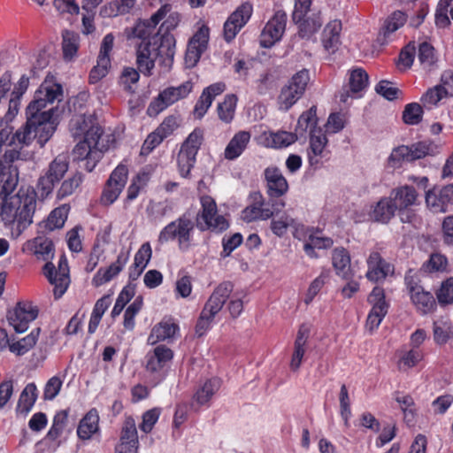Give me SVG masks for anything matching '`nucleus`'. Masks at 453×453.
<instances>
[{
    "instance_id": "nucleus-63",
    "label": "nucleus",
    "mask_w": 453,
    "mask_h": 453,
    "mask_svg": "<svg viewBox=\"0 0 453 453\" xmlns=\"http://www.w3.org/2000/svg\"><path fill=\"white\" fill-rule=\"evenodd\" d=\"M139 70L134 67H125L119 78V82L124 86L125 90L133 92L132 85L138 82L140 79Z\"/></svg>"
},
{
    "instance_id": "nucleus-36",
    "label": "nucleus",
    "mask_w": 453,
    "mask_h": 453,
    "mask_svg": "<svg viewBox=\"0 0 453 453\" xmlns=\"http://www.w3.org/2000/svg\"><path fill=\"white\" fill-rule=\"evenodd\" d=\"M410 296L412 303L423 314L432 312L436 306L433 295L419 285L410 287Z\"/></svg>"
},
{
    "instance_id": "nucleus-21",
    "label": "nucleus",
    "mask_w": 453,
    "mask_h": 453,
    "mask_svg": "<svg viewBox=\"0 0 453 453\" xmlns=\"http://www.w3.org/2000/svg\"><path fill=\"white\" fill-rule=\"evenodd\" d=\"M114 39V35L111 33L107 34L103 38L96 60V65H95L89 73V83H96L108 74L111 67L110 54L113 49Z\"/></svg>"
},
{
    "instance_id": "nucleus-45",
    "label": "nucleus",
    "mask_w": 453,
    "mask_h": 453,
    "mask_svg": "<svg viewBox=\"0 0 453 453\" xmlns=\"http://www.w3.org/2000/svg\"><path fill=\"white\" fill-rule=\"evenodd\" d=\"M407 21V14L401 11L392 12L385 19L380 35L384 37V40L388 38L392 34L404 26Z\"/></svg>"
},
{
    "instance_id": "nucleus-17",
    "label": "nucleus",
    "mask_w": 453,
    "mask_h": 453,
    "mask_svg": "<svg viewBox=\"0 0 453 453\" xmlns=\"http://www.w3.org/2000/svg\"><path fill=\"white\" fill-rule=\"evenodd\" d=\"M198 153V129L195 128L182 143L177 157L180 174L188 178L194 168Z\"/></svg>"
},
{
    "instance_id": "nucleus-22",
    "label": "nucleus",
    "mask_w": 453,
    "mask_h": 453,
    "mask_svg": "<svg viewBox=\"0 0 453 453\" xmlns=\"http://www.w3.org/2000/svg\"><path fill=\"white\" fill-rule=\"evenodd\" d=\"M365 277L372 282H381L395 273L394 265L382 257L380 252L371 251L366 257Z\"/></svg>"
},
{
    "instance_id": "nucleus-49",
    "label": "nucleus",
    "mask_w": 453,
    "mask_h": 453,
    "mask_svg": "<svg viewBox=\"0 0 453 453\" xmlns=\"http://www.w3.org/2000/svg\"><path fill=\"white\" fill-rule=\"evenodd\" d=\"M62 37L63 57L65 60H72L79 50L80 36L73 31L65 30Z\"/></svg>"
},
{
    "instance_id": "nucleus-26",
    "label": "nucleus",
    "mask_w": 453,
    "mask_h": 453,
    "mask_svg": "<svg viewBox=\"0 0 453 453\" xmlns=\"http://www.w3.org/2000/svg\"><path fill=\"white\" fill-rule=\"evenodd\" d=\"M390 197L400 212L401 220L403 222H411L413 215L406 210L413 205L417 200L418 194L415 188L410 186L401 187L393 190Z\"/></svg>"
},
{
    "instance_id": "nucleus-34",
    "label": "nucleus",
    "mask_w": 453,
    "mask_h": 453,
    "mask_svg": "<svg viewBox=\"0 0 453 453\" xmlns=\"http://www.w3.org/2000/svg\"><path fill=\"white\" fill-rule=\"evenodd\" d=\"M311 328L307 325L300 326L296 338L294 343V351L290 360L289 367L291 371L296 372L299 370L303 358L306 351V345L310 338Z\"/></svg>"
},
{
    "instance_id": "nucleus-42",
    "label": "nucleus",
    "mask_w": 453,
    "mask_h": 453,
    "mask_svg": "<svg viewBox=\"0 0 453 453\" xmlns=\"http://www.w3.org/2000/svg\"><path fill=\"white\" fill-rule=\"evenodd\" d=\"M250 134L249 132L242 131L237 133L229 142L225 150V157L229 160L238 157L245 150Z\"/></svg>"
},
{
    "instance_id": "nucleus-64",
    "label": "nucleus",
    "mask_w": 453,
    "mask_h": 453,
    "mask_svg": "<svg viewBox=\"0 0 453 453\" xmlns=\"http://www.w3.org/2000/svg\"><path fill=\"white\" fill-rule=\"evenodd\" d=\"M438 302L441 304L453 303V278L443 281L436 293Z\"/></svg>"
},
{
    "instance_id": "nucleus-30",
    "label": "nucleus",
    "mask_w": 453,
    "mask_h": 453,
    "mask_svg": "<svg viewBox=\"0 0 453 453\" xmlns=\"http://www.w3.org/2000/svg\"><path fill=\"white\" fill-rule=\"evenodd\" d=\"M342 22L334 19L328 22L321 34V43L324 50L329 54H334L342 44L341 41Z\"/></svg>"
},
{
    "instance_id": "nucleus-16",
    "label": "nucleus",
    "mask_w": 453,
    "mask_h": 453,
    "mask_svg": "<svg viewBox=\"0 0 453 453\" xmlns=\"http://www.w3.org/2000/svg\"><path fill=\"white\" fill-rule=\"evenodd\" d=\"M192 90V84L188 81L178 87H168L162 90L158 96L150 103L147 113L154 111L160 113L170 105L188 96Z\"/></svg>"
},
{
    "instance_id": "nucleus-24",
    "label": "nucleus",
    "mask_w": 453,
    "mask_h": 453,
    "mask_svg": "<svg viewBox=\"0 0 453 453\" xmlns=\"http://www.w3.org/2000/svg\"><path fill=\"white\" fill-rule=\"evenodd\" d=\"M253 12L250 3L242 4L227 19L224 25V36L227 42L233 40L249 21Z\"/></svg>"
},
{
    "instance_id": "nucleus-15",
    "label": "nucleus",
    "mask_w": 453,
    "mask_h": 453,
    "mask_svg": "<svg viewBox=\"0 0 453 453\" xmlns=\"http://www.w3.org/2000/svg\"><path fill=\"white\" fill-rule=\"evenodd\" d=\"M114 134H108L101 140H95L88 135L80 141L73 149V155L77 159H83L88 157H95V158H102L104 153L107 151L115 142Z\"/></svg>"
},
{
    "instance_id": "nucleus-59",
    "label": "nucleus",
    "mask_w": 453,
    "mask_h": 453,
    "mask_svg": "<svg viewBox=\"0 0 453 453\" xmlns=\"http://www.w3.org/2000/svg\"><path fill=\"white\" fill-rule=\"evenodd\" d=\"M225 89V85L222 83H215L208 87L203 91L201 96L200 111H206L215 96L221 94Z\"/></svg>"
},
{
    "instance_id": "nucleus-1",
    "label": "nucleus",
    "mask_w": 453,
    "mask_h": 453,
    "mask_svg": "<svg viewBox=\"0 0 453 453\" xmlns=\"http://www.w3.org/2000/svg\"><path fill=\"white\" fill-rule=\"evenodd\" d=\"M35 255L38 259L47 261L42 268L44 276L51 285H54V296L56 298L61 297L66 291L70 283L69 266L66 257L63 255L58 261V269L49 262L54 255V243L48 238H35Z\"/></svg>"
},
{
    "instance_id": "nucleus-3",
    "label": "nucleus",
    "mask_w": 453,
    "mask_h": 453,
    "mask_svg": "<svg viewBox=\"0 0 453 453\" xmlns=\"http://www.w3.org/2000/svg\"><path fill=\"white\" fill-rule=\"evenodd\" d=\"M36 197L37 194L34 188H21L10 203L3 205L2 219L5 224L17 222L19 228H27L32 223L36 207Z\"/></svg>"
},
{
    "instance_id": "nucleus-35",
    "label": "nucleus",
    "mask_w": 453,
    "mask_h": 453,
    "mask_svg": "<svg viewBox=\"0 0 453 453\" xmlns=\"http://www.w3.org/2000/svg\"><path fill=\"white\" fill-rule=\"evenodd\" d=\"M99 431V414L96 408L90 409L80 420L77 427V436L81 441H87Z\"/></svg>"
},
{
    "instance_id": "nucleus-28",
    "label": "nucleus",
    "mask_w": 453,
    "mask_h": 453,
    "mask_svg": "<svg viewBox=\"0 0 453 453\" xmlns=\"http://www.w3.org/2000/svg\"><path fill=\"white\" fill-rule=\"evenodd\" d=\"M427 207L435 213L446 212L449 205H453V184L447 185L439 190H429L426 195Z\"/></svg>"
},
{
    "instance_id": "nucleus-13",
    "label": "nucleus",
    "mask_w": 453,
    "mask_h": 453,
    "mask_svg": "<svg viewBox=\"0 0 453 453\" xmlns=\"http://www.w3.org/2000/svg\"><path fill=\"white\" fill-rule=\"evenodd\" d=\"M19 153L16 150L6 151L0 159V195L9 196L16 188L19 181V171L13 162Z\"/></svg>"
},
{
    "instance_id": "nucleus-44",
    "label": "nucleus",
    "mask_w": 453,
    "mask_h": 453,
    "mask_svg": "<svg viewBox=\"0 0 453 453\" xmlns=\"http://www.w3.org/2000/svg\"><path fill=\"white\" fill-rule=\"evenodd\" d=\"M69 211L70 206L68 204L55 208L50 213L46 221L41 225V227H44L49 232L62 228L67 219Z\"/></svg>"
},
{
    "instance_id": "nucleus-7",
    "label": "nucleus",
    "mask_w": 453,
    "mask_h": 453,
    "mask_svg": "<svg viewBox=\"0 0 453 453\" xmlns=\"http://www.w3.org/2000/svg\"><path fill=\"white\" fill-rule=\"evenodd\" d=\"M196 223H198V211L189 209L177 221H172L160 231L158 241L163 243L178 238L180 246L187 245Z\"/></svg>"
},
{
    "instance_id": "nucleus-8",
    "label": "nucleus",
    "mask_w": 453,
    "mask_h": 453,
    "mask_svg": "<svg viewBox=\"0 0 453 453\" xmlns=\"http://www.w3.org/2000/svg\"><path fill=\"white\" fill-rule=\"evenodd\" d=\"M68 169V157L64 155L57 156L43 170L37 180V191H35L37 196L43 200L52 195L56 185L63 180Z\"/></svg>"
},
{
    "instance_id": "nucleus-23",
    "label": "nucleus",
    "mask_w": 453,
    "mask_h": 453,
    "mask_svg": "<svg viewBox=\"0 0 453 453\" xmlns=\"http://www.w3.org/2000/svg\"><path fill=\"white\" fill-rule=\"evenodd\" d=\"M38 316V310L29 303L19 302L7 313V319L17 333H24L27 330L31 321Z\"/></svg>"
},
{
    "instance_id": "nucleus-50",
    "label": "nucleus",
    "mask_w": 453,
    "mask_h": 453,
    "mask_svg": "<svg viewBox=\"0 0 453 453\" xmlns=\"http://www.w3.org/2000/svg\"><path fill=\"white\" fill-rule=\"evenodd\" d=\"M418 60L420 66L429 71L435 65L437 58L434 52V48L427 42H423L418 45Z\"/></svg>"
},
{
    "instance_id": "nucleus-33",
    "label": "nucleus",
    "mask_w": 453,
    "mask_h": 453,
    "mask_svg": "<svg viewBox=\"0 0 453 453\" xmlns=\"http://www.w3.org/2000/svg\"><path fill=\"white\" fill-rule=\"evenodd\" d=\"M139 441L134 420L126 421L121 429L120 441L115 448V453H136Z\"/></svg>"
},
{
    "instance_id": "nucleus-48",
    "label": "nucleus",
    "mask_w": 453,
    "mask_h": 453,
    "mask_svg": "<svg viewBox=\"0 0 453 453\" xmlns=\"http://www.w3.org/2000/svg\"><path fill=\"white\" fill-rule=\"evenodd\" d=\"M41 329L36 327L33 329L29 334L23 337L19 341L9 343L8 346L10 351L16 354L17 356L25 355L36 344Z\"/></svg>"
},
{
    "instance_id": "nucleus-27",
    "label": "nucleus",
    "mask_w": 453,
    "mask_h": 453,
    "mask_svg": "<svg viewBox=\"0 0 453 453\" xmlns=\"http://www.w3.org/2000/svg\"><path fill=\"white\" fill-rule=\"evenodd\" d=\"M349 90L344 88L339 95V101L342 104H349L354 98L361 96V92L368 85V75L362 69H355L349 74Z\"/></svg>"
},
{
    "instance_id": "nucleus-46",
    "label": "nucleus",
    "mask_w": 453,
    "mask_h": 453,
    "mask_svg": "<svg viewBox=\"0 0 453 453\" xmlns=\"http://www.w3.org/2000/svg\"><path fill=\"white\" fill-rule=\"evenodd\" d=\"M68 420V411L66 410L58 411L52 420V425L46 434L45 439L50 441H58L57 446L61 445V441H58L62 435Z\"/></svg>"
},
{
    "instance_id": "nucleus-20",
    "label": "nucleus",
    "mask_w": 453,
    "mask_h": 453,
    "mask_svg": "<svg viewBox=\"0 0 453 453\" xmlns=\"http://www.w3.org/2000/svg\"><path fill=\"white\" fill-rule=\"evenodd\" d=\"M448 93L439 85L428 88L420 97V103H410L405 105L403 113H423L424 110L433 111L440 106Z\"/></svg>"
},
{
    "instance_id": "nucleus-47",
    "label": "nucleus",
    "mask_w": 453,
    "mask_h": 453,
    "mask_svg": "<svg viewBox=\"0 0 453 453\" xmlns=\"http://www.w3.org/2000/svg\"><path fill=\"white\" fill-rule=\"evenodd\" d=\"M111 303V296L108 295L102 296L96 302L88 322V334H94L96 331L97 326L102 319V317L104 316V312L108 310Z\"/></svg>"
},
{
    "instance_id": "nucleus-57",
    "label": "nucleus",
    "mask_w": 453,
    "mask_h": 453,
    "mask_svg": "<svg viewBox=\"0 0 453 453\" xmlns=\"http://www.w3.org/2000/svg\"><path fill=\"white\" fill-rule=\"evenodd\" d=\"M220 379L211 377L203 382L200 388V404L207 403L220 387Z\"/></svg>"
},
{
    "instance_id": "nucleus-25",
    "label": "nucleus",
    "mask_w": 453,
    "mask_h": 453,
    "mask_svg": "<svg viewBox=\"0 0 453 453\" xmlns=\"http://www.w3.org/2000/svg\"><path fill=\"white\" fill-rule=\"evenodd\" d=\"M368 301L372 308L366 320V327L372 332L378 328L388 312L384 290L380 287H375L370 294Z\"/></svg>"
},
{
    "instance_id": "nucleus-61",
    "label": "nucleus",
    "mask_w": 453,
    "mask_h": 453,
    "mask_svg": "<svg viewBox=\"0 0 453 453\" xmlns=\"http://www.w3.org/2000/svg\"><path fill=\"white\" fill-rule=\"evenodd\" d=\"M309 81V72L304 69L297 72L295 75H293L287 86L292 87V89L296 90L299 95L303 96Z\"/></svg>"
},
{
    "instance_id": "nucleus-60",
    "label": "nucleus",
    "mask_w": 453,
    "mask_h": 453,
    "mask_svg": "<svg viewBox=\"0 0 453 453\" xmlns=\"http://www.w3.org/2000/svg\"><path fill=\"white\" fill-rule=\"evenodd\" d=\"M161 414L159 408H152L142 414V421L139 425V428L145 434L152 431L155 424L157 422Z\"/></svg>"
},
{
    "instance_id": "nucleus-37",
    "label": "nucleus",
    "mask_w": 453,
    "mask_h": 453,
    "mask_svg": "<svg viewBox=\"0 0 453 453\" xmlns=\"http://www.w3.org/2000/svg\"><path fill=\"white\" fill-rule=\"evenodd\" d=\"M396 211L393 199L390 196L383 197L372 206L369 216L373 221L387 224L395 216Z\"/></svg>"
},
{
    "instance_id": "nucleus-19",
    "label": "nucleus",
    "mask_w": 453,
    "mask_h": 453,
    "mask_svg": "<svg viewBox=\"0 0 453 453\" xmlns=\"http://www.w3.org/2000/svg\"><path fill=\"white\" fill-rule=\"evenodd\" d=\"M288 17L284 12L279 11L267 21L264 27L259 43L263 48H271L280 42L285 33Z\"/></svg>"
},
{
    "instance_id": "nucleus-54",
    "label": "nucleus",
    "mask_w": 453,
    "mask_h": 453,
    "mask_svg": "<svg viewBox=\"0 0 453 453\" xmlns=\"http://www.w3.org/2000/svg\"><path fill=\"white\" fill-rule=\"evenodd\" d=\"M146 173H138L132 179V181L127 190V196L124 200L125 208H127L132 201L137 198L141 189L146 184Z\"/></svg>"
},
{
    "instance_id": "nucleus-2",
    "label": "nucleus",
    "mask_w": 453,
    "mask_h": 453,
    "mask_svg": "<svg viewBox=\"0 0 453 453\" xmlns=\"http://www.w3.org/2000/svg\"><path fill=\"white\" fill-rule=\"evenodd\" d=\"M234 284L231 281H222L213 289L211 295L204 303L200 314V330L206 331L216 316L229 300L227 311L233 319L238 318L243 310V303L241 298L232 296Z\"/></svg>"
},
{
    "instance_id": "nucleus-62",
    "label": "nucleus",
    "mask_w": 453,
    "mask_h": 453,
    "mask_svg": "<svg viewBox=\"0 0 453 453\" xmlns=\"http://www.w3.org/2000/svg\"><path fill=\"white\" fill-rule=\"evenodd\" d=\"M391 167H399L403 162H410L409 146L401 145L395 148L388 159Z\"/></svg>"
},
{
    "instance_id": "nucleus-14",
    "label": "nucleus",
    "mask_w": 453,
    "mask_h": 453,
    "mask_svg": "<svg viewBox=\"0 0 453 453\" xmlns=\"http://www.w3.org/2000/svg\"><path fill=\"white\" fill-rule=\"evenodd\" d=\"M69 130L75 138H88L101 140L105 137L104 128L99 125L96 115H73L69 122Z\"/></svg>"
},
{
    "instance_id": "nucleus-18",
    "label": "nucleus",
    "mask_w": 453,
    "mask_h": 453,
    "mask_svg": "<svg viewBox=\"0 0 453 453\" xmlns=\"http://www.w3.org/2000/svg\"><path fill=\"white\" fill-rule=\"evenodd\" d=\"M298 125L310 129V153L313 156H321L326 144V133L319 125L318 115H301Z\"/></svg>"
},
{
    "instance_id": "nucleus-9",
    "label": "nucleus",
    "mask_w": 453,
    "mask_h": 453,
    "mask_svg": "<svg viewBox=\"0 0 453 453\" xmlns=\"http://www.w3.org/2000/svg\"><path fill=\"white\" fill-rule=\"evenodd\" d=\"M135 48L136 65L139 72L144 76L150 77L153 74L155 62L160 59V65L164 67V72H169L166 69L163 60L165 57L166 47L162 46V42L150 43L148 42H134Z\"/></svg>"
},
{
    "instance_id": "nucleus-56",
    "label": "nucleus",
    "mask_w": 453,
    "mask_h": 453,
    "mask_svg": "<svg viewBox=\"0 0 453 453\" xmlns=\"http://www.w3.org/2000/svg\"><path fill=\"white\" fill-rule=\"evenodd\" d=\"M184 63L187 68H193L198 63V31L188 41Z\"/></svg>"
},
{
    "instance_id": "nucleus-53",
    "label": "nucleus",
    "mask_w": 453,
    "mask_h": 453,
    "mask_svg": "<svg viewBox=\"0 0 453 453\" xmlns=\"http://www.w3.org/2000/svg\"><path fill=\"white\" fill-rule=\"evenodd\" d=\"M299 24V34L303 38H309L315 34L322 26L323 19L320 13L312 14L307 19H303L301 22H296Z\"/></svg>"
},
{
    "instance_id": "nucleus-55",
    "label": "nucleus",
    "mask_w": 453,
    "mask_h": 453,
    "mask_svg": "<svg viewBox=\"0 0 453 453\" xmlns=\"http://www.w3.org/2000/svg\"><path fill=\"white\" fill-rule=\"evenodd\" d=\"M291 88L285 85L281 88L278 97V104L280 111H288L302 97L296 90Z\"/></svg>"
},
{
    "instance_id": "nucleus-12",
    "label": "nucleus",
    "mask_w": 453,
    "mask_h": 453,
    "mask_svg": "<svg viewBox=\"0 0 453 453\" xmlns=\"http://www.w3.org/2000/svg\"><path fill=\"white\" fill-rule=\"evenodd\" d=\"M128 179V168L123 164H119L111 172L106 180L101 196L100 203L103 206L111 205L123 191Z\"/></svg>"
},
{
    "instance_id": "nucleus-40",
    "label": "nucleus",
    "mask_w": 453,
    "mask_h": 453,
    "mask_svg": "<svg viewBox=\"0 0 453 453\" xmlns=\"http://www.w3.org/2000/svg\"><path fill=\"white\" fill-rule=\"evenodd\" d=\"M38 396V390L34 382L26 385L20 393L17 406L16 412L27 416L34 407Z\"/></svg>"
},
{
    "instance_id": "nucleus-32",
    "label": "nucleus",
    "mask_w": 453,
    "mask_h": 453,
    "mask_svg": "<svg viewBox=\"0 0 453 453\" xmlns=\"http://www.w3.org/2000/svg\"><path fill=\"white\" fill-rule=\"evenodd\" d=\"M252 203L246 207L242 213V218L247 222L254 220H266L273 215L269 208H264L265 200L259 192L251 195Z\"/></svg>"
},
{
    "instance_id": "nucleus-52",
    "label": "nucleus",
    "mask_w": 453,
    "mask_h": 453,
    "mask_svg": "<svg viewBox=\"0 0 453 453\" xmlns=\"http://www.w3.org/2000/svg\"><path fill=\"white\" fill-rule=\"evenodd\" d=\"M297 140L296 134L289 132L272 133L266 138V146L273 149H281L288 147Z\"/></svg>"
},
{
    "instance_id": "nucleus-58",
    "label": "nucleus",
    "mask_w": 453,
    "mask_h": 453,
    "mask_svg": "<svg viewBox=\"0 0 453 453\" xmlns=\"http://www.w3.org/2000/svg\"><path fill=\"white\" fill-rule=\"evenodd\" d=\"M134 296V289L133 288H130L129 286L124 287L116 299L115 304L111 312V316L113 319L119 316Z\"/></svg>"
},
{
    "instance_id": "nucleus-39",
    "label": "nucleus",
    "mask_w": 453,
    "mask_h": 453,
    "mask_svg": "<svg viewBox=\"0 0 453 453\" xmlns=\"http://www.w3.org/2000/svg\"><path fill=\"white\" fill-rule=\"evenodd\" d=\"M179 331V326L172 321H161L155 325L148 337V342L155 345L159 342L173 338Z\"/></svg>"
},
{
    "instance_id": "nucleus-5",
    "label": "nucleus",
    "mask_w": 453,
    "mask_h": 453,
    "mask_svg": "<svg viewBox=\"0 0 453 453\" xmlns=\"http://www.w3.org/2000/svg\"><path fill=\"white\" fill-rule=\"evenodd\" d=\"M59 115H30L26 124L15 133L17 142L29 145L36 140L40 147L50 140L58 124Z\"/></svg>"
},
{
    "instance_id": "nucleus-51",
    "label": "nucleus",
    "mask_w": 453,
    "mask_h": 453,
    "mask_svg": "<svg viewBox=\"0 0 453 453\" xmlns=\"http://www.w3.org/2000/svg\"><path fill=\"white\" fill-rule=\"evenodd\" d=\"M433 335L436 344H446L452 336L450 322L442 318L435 320L433 324Z\"/></svg>"
},
{
    "instance_id": "nucleus-11",
    "label": "nucleus",
    "mask_w": 453,
    "mask_h": 453,
    "mask_svg": "<svg viewBox=\"0 0 453 453\" xmlns=\"http://www.w3.org/2000/svg\"><path fill=\"white\" fill-rule=\"evenodd\" d=\"M167 12H169V6L161 5L149 19L136 22L130 32H127V38L134 40V42H159L158 33L153 34V32L157 25L165 18Z\"/></svg>"
},
{
    "instance_id": "nucleus-38",
    "label": "nucleus",
    "mask_w": 453,
    "mask_h": 453,
    "mask_svg": "<svg viewBox=\"0 0 453 453\" xmlns=\"http://www.w3.org/2000/svg\"><path fill=\"white\" fill-rule=\"evenodd\" d=\"M265 176L267 182L268 194L271 197L281 196L288 191V182L277 168H267L265 171Z\"/></svg>"
},
{
    "instance_id": "nucleus-43",
    "label": "nucleus",
    "mask_w": 453,
    "mask_h": 453,
    "mask_svg": "<svg viewBox=\"0 0 453 453\" xmlns=\"http://www.w3.org/2000/svg\"><path fill=\"white\" fill-rule=\"evenodd\" d=\"M84 181V174L76 171L72 175L64 180L57 190V199L63 200L76 192Z\"/></svg>"
},
{
    "instance_id": "nucleus-29",
    "label": "nucleus",
    "mask_w": 453,
    "mask_h": 453,
    "mask_svg": "<svg viewBox=\"0 0 453 453\" xmlns=\"http://www.w3.org/2000/svg\"><path fill=\"white\" fill-rule=\"evenodd\" d=\"M203 219L206 228L211 231H222L228 227L227 220L217 213V206L214 200L210 196L202 198Z\"/></svg>"
},
{
    "instance_id": "nucleus-6",
    "label": "nucleus",
    "mask_w": 453,
    "mask_h": 453,
    "mask_svg": "<svg viewBox=\"0 0 453 453\" xmlns=\"http://www.w3.org/2000/svg\"><path fill=\"white\" fill-rule=\"evenodd\" d=\"M173 357V350L165 344L157 345L147 352L144 357V370L154 386L166 378Z\"/></svg>"
},
{
    "instance_id": "nucleus-4",
    "label": "nucleus",
    "mask_w": 453,
    "mask_h": 453,
    "mask_svg": "<svg viewBox=\"0 0 453 453\" xmlns=\"http://www.w3.org/2000/svg\"><path fill=\"white\" fill-rule=\"evenodd\" d=\"M70 98L67 102V111L65 107L62 108L59 113H73V111H81L82 104L76 108V104L81 96ZM63 97V88L59 83H50L47 81L42 82L40 87L35 90L33 99L27 104L25 113H58V107L50 108L48 111H43L48 105L52 104L55 101L61 102Z\"/></svg>"
},
{
    "instance_id": "nucleus-10",
    "label": "nucleus",
    "mask_w": 453,
    "mask_h": 453,
    "mask_svg": "<svg viewBox=\"0 0 453 453\" xmlns=\"http://www.w3.org/2000/svg\"><path fill=\"white\" fill-rule=\"evenodd\" d=\"M164 5L169 6V12H167L165 18L161 20L162 23L157 33L159 40L162 42V46L166 47L165 57L164 58L163 63L165 68L169 69L173 64L176 44L175 38L171 32L178 27L180 21V15L178 12L173 11L172 4H165Z\"/></svg>"
},
{
    "instance_id": "nucleus-41",
    "label": "nucleus",
    "mask_w": 453,
    "mask_h": 453,
    "mask_svg": "<svg viewBox=\"0 0 453 453\" xmlns=\"http://www.w3.org/2000/svg\"><path fill=\"white\" fill-rule=\"evenodd\" d=\"M333 265L336 274L342 279H349L354 276L350 265V257L343 249H336L333 253Z\"/></svg>"
},
{
    "instance_id": "nucleus-31",
    "label": "nucleus",
    "mask_w": 453,
    "mask_h": 453,
    "mask_svg": "<svg viewBox=\"0 0 453 453\" xmlns=\"http://www.w3.org/2000/svg\"><path fill=\"white\" fill-rule=\"evenodd\" d=\"M129 260V251L120 250L117 259L106 268H100L96 273L93 280L96 286L111 281L126 266Z\"/></svg>"
}]
</instances>
